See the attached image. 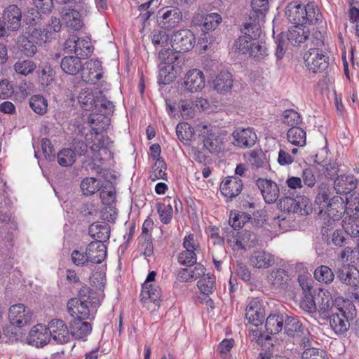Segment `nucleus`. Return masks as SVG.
Returning a JSON list of instances; mask_svg holds the SVG:
<instances>
[{
  "mask_svg": "<svg viewBox=\"0 0 359 359\" xmlns=\"http://www.w3.org/2000/svg\"><path fill=\"white\" fill-rule=\"evenodd\" d=\"M285 14L294 25H314L322 18L318 6L313 3H309L305 6L290 4L286 8Z\"/></svg>",
  "mask_w": 359,
  "mask_h": 359,
  "instance_id": "1",
  "label": "nucleus"
},
{
  "mask_svg": "<svg viewBox=\"0 0 359 359\" xmlns=\"http://www.w3.org/2000/svg\"><path fill=\"white\" fill-rule=\"evenodd\" d=\"M100 91L97 90H93L89 88L82 89L78 96V101L80 106L86 111L95 110L98 95H100Z\"/></svg>",
  "mask_w": 359,
  "mask_h": 359,
  "instance_id": "23",
  "label": "nucleus"
},
{
  "mask_svg": "<svg viewBox=\"0 0 359 359\" xmlns=\"http://www.w3.org/2000/svg\"><path fill=\"white\" fill-rule=\"evenodd\" d=\"M36 67L35 63L32 60H19L14 65V69L18 74L27 76L32 73Z\"/></svg>",
  "mask_w": 359,
  "mask_h": 359,
  "instance_id": "56",
  "label": "nucleus"
},
{
  "mask_svg": "<svg viewBox=\"0 0 359 359\" xmlns=\"http://www.w3.org/2000/svg\"><path fill=\"white\" fill-rule=\"evenodd\" d=\"M265 317V311L261 303L255 299L246 308L245 318L250 323L257 327L262 325Z\"/></svg>",
  "mask_w": 359,
  "mask_h": 359,
  "instance_id": "20",
  "label": "nucleus"
},
{
  "mask_svg": "<svg viewBox=\"0 0 359 359\" xmlns=\"http://www.w3.org/2000/svg\"><path fill=\"white\" fill-rule=\"evenodd\" d=\"M201 273H204V268L202 266H196L194 270L190 269H181L177 271V278L182 281H189L196 279Z\"/></svg>",
  "mask_w": 359,
  "mask_h": 359,
  "instance_id": "48",
  "label": "nucleus"
},
{
  "mask_svg": "<svg viewBox=\"0 0 359 359\" xmlns=\"http://www.w3.org/2000/svg\"><path fill=\"white\" fill-rule=\"evenodd\" d=\"M287 137L288 142L294 145L304 147L306 144V132L301 127L290 128L287 131Z\"/></svg>",
  "mask_w": 359,
  "mask_h": 359,
  "instance_id": "36",
  "label": "nucleus"
},
{
  "mask_svg": "<svg viewBox=\"0 0 359 359\" xmlns=\"http://www.w3.org/2000/svg\"><path fill=\"white\" fill-rule=\"evenodd\" d=\"M256 184L266 203H273L277 201L280 195V190L275 182L271 180L259 178L257 180Z\"/></svg>",
  "mask_w": 359,
  "mask_h": 359,
  "instance_id": "15",
  "label": "nucleus"
},
{
  "mask_svg": "<svg viewBox=\"0 0 359 359\" xmlns=\"http://www.w3.org/2000/svg\"><path fill=\"white\" fill-rule=\"evenodd\" d=\"M140 297L141 302L148 309L158 307L161 301L160 293H140Z\"/></svg>",
  "mask_w": 359,
  "mask_h": 359,
  "instance_id": "50",
  "label": "nucleus"
},
{
  "mask_svg": "<svg viewBox=\"0 0 359 359\" xmlns=\"http://www.w3.org/2000/svg\"><path fill=\"white\" fill-rule=\"evenodd\" d=\"M221 22L222 17L218 13H212L208 14L205 15V21L203 23V30L207 32L215 30Z\"/></svg>",
  "mask_w": 359,
  "mask_h": 359,
  "instance_id": "59",
  "label": "nucleus"
},
{
  "mask_svg": "<svg viewBox=\"0 0 359 359\" xmlns=\"http://www.w3.org/2000/svg\"><path fill=\"white\" fill-rule=\"evenodd\" d=\"M285 316L283 315H269L265 323L266 330L268 334H276L279 333L283 327Z\"/></svg>",
  "mask_w": 359,
  "mask_h": 359,
  "instance_id": "35",
  "label": "nucleus"
},
{
  "mask_svg": "<svg viewBox=\"0 0 359 359\" xmlns=\"http://www.w3.org/2000/svg\"><path fill=\"white\" fill-rule=\"evenodd\" d=\"M151 39L156 48L165 47L168 45L169 36L165 31L154 30L151 35Z\"/></svg>",
  "mask_w": 359,
  "mask_h": 359,
  "instance_id": "61",
  "label": "nucleus"
},
{
  "mask_svg": "<svg viewBox=\"0 0 359 359\" xmlns=\"http://www.w3.org/2000/svg\"><path fill=\"white\" fill-rule=\"evenodd\" d=\"M309 29L306 25H294L288 31L287 35L283 33L279 35L277 40V48L276 50V56L278 60L283 58L285 49L287 48V42L285 38L293 46H296L304 42L309 37Z\"/></svg>",
  "mask_w": 359,
  "mask_h": 359,
  "instance_id": "4",
  "label": "nucleus"
},
{
  "mask_svg": "<svg viewBox=\"0 0 359 359\" xmlns=\"http://www.w3.org/2000/svg\"><path fill=\"white\" fill-rule=\"evenodd\" d=\"M275 262L274 257L264 250L255 251L250 257V264L257 269H267Z\"/></svg>",
  "mask_w": 359,
  "mask_h": 359,
  "instance_id": "29",
  "label": "nucleus"
},
{
  "mask_svg": "<svg viewBox=\"0 0 359 359\" xmlns=\"http://www.w3.org/2000/svg\"><path fill=\"white\" fill-rule=\"evenodd\" d=\"M84 320L74 318L70 323V334L76 339L86 340L92 332V325Z\"/></svg>",
  "mask_w": 359,
  "mask_h": 359,
  "instance_id": "27",
  "label": "nucleus"
},
{
  "mask_svg": "<svg viewBox=\"0 0 359 359\" xmlns=\"http://www.w3.org/2000/svg\"><path fill=\"white\" fill-rule=\"evenodd\" d=\"M267 53L266 43L262 41H253L250 43V46L248 53L255 59H261L264 57Z\"/></svg>",
  "mask_w": 359,
  "mask_h": 359,
  "instance_id": "55",
  "label": "nucleus"
},
{
  "mask_svg": "<svg viewBox=\"0 0 359 359\" xmlns=\"http://www.w3.org/2000/svg\"><path fill=\"white\" fill-rule=\"evenodd\" d=\"M328 318L330 326L336 334H342L348 331L350 324L342 309H339L338 313H332Z\"/></svg>",
  "mask_w": 359,
  "mask_h": 359,
  "instance_id": "30",
  "label": "nucleus"
},
{
  "mask_svg": "<svg viewBox=\"0 0 359 359\" xmlns=\"http://www.w3.org/2000/svg\"><path fill=\"white\" fill-rule=\"evenodd\" d=\"M330 194L331 189L326 184L322 183L318 186L315 203L322 208L320 210V214L322 213L324 208L328 205Z\"/></svg>",
  "mask_w": 359,
  "mask_h": 359,
  "instance_id": "40",
  "label": "nucleus"
},
{
  "mask_svg": "<svg viewBox=\"0 0 359 359\" xmlns=\"http://www.w3.org/2000/svg\"><path fill=\"white\" fill-rule=\"evenodd\" d=\"M332 271L327 266H320L314 271L315 279L323 283H330L334 280Z\"/></svg>",
  "mask_w": 359,
  "mask_h": 359,
  "instance_id": "47",
  "label": "nucleus"
},
{
  "mask_svg": "<svg viewBox=\"0 0 359 359\" xmlns=\"http://www.w3.org/2000/svg\"><path fill=\"white\" fill-rule=\"evenodd\" d=\"M182 12L177 7L165 6L156 14V22L164 30H171L177 27L182 20Z\"/></svg>",
  "mask_w": 359,
  "mask_h": 359,
  "instance_id": "7",
  "label": "nucleus"
},
{
  "mask_svg": "<svg viewBox=\"0 0 359 359\" xmlns=\"http://www.w3.org/2000/svg\"><path fill=\"white\" fill-rule=\"evenodd\" d=\"M161 61L158 72V82L161 84H169L181 73V67L176 62L178 54L173 53L170 48L161 50L158 54Z\"/></svg>",
  "mask_w": 359,
  "mask_h": 359,
  "instance_id": "2",
  "label": "nucleus"
},
{
  "mask_svg": "<svg viewBox=\"0 0 359 359\" xmlns=\"http://www.w3.org/2000/svg\"><path fill=\"white\" fill-rule=\"evenodd\" d=\"M8 319L11 325L6 328L8 333L16 336V339L22 334V332L13 331L14 327L22 328L29 324L32 320V313L22 304L12 305L8 311Z\"/></svg>",
  "mask_w": 359,
  "mask_h": 359,
  "instance_id": "6",
  "label": "nucleus"
},
{
  "mask_svg": "<svg viewBox=\"0 0 359 359\" xmlns=\"http://www.w3.org/2000/svg\"><path fill=\"white\" fill-rule=\"evenodd\" d=\"M48 332L52 338L57 344H64L69 341V333L67 326L60 319H53L48 324Z\"/></svg>",
  "mask_w": 359,
  "mask_h": 359,
  "instance_id": "16",
  "label": "nucleus"
},
{
  "mask_svg": "<svg viewBox=\"0 0 359 359\" xmlns=\"http://www.w3.org/2000/svg\"><path fill=\"white\" fill-rule=\"evenodd\" d=\"M205 86V76L198 69H192L187 72L183 77L181 88L184 91L196 93L202 90Z\"/></svg>",
  "mask_w": 359,
  "mask_h": 359,
  "instance_id": "10",
  "label": "nucleus"
},
{
  "mask_svg": "<svg viewBox=\"0 0 359 359\" xmlns=\"http://www.w3.org/2000/svg\"><path fill=\"white\" fill-rule=\"evenodd\" d=\"M102 187V182L100 180L95 177H86L81 183V189L85 195H93Z\"/></svg>",
  "mask_w": 359,
  "mask_h": 359,
  "instance_id": "41",
  "label": "nucleus"
},
{
  "mask_svg": "<svg viewBox=\"0 0 359 359\" xmlns=\"http://www.w3.org/2000/svg\"><path fill=\"white\" fill-rule=\"evenodd\" d=\"M86 144L79 142L75 146L74 149L79 148L81 151L78 152V154L79 156H81L84 154L86 147L88 146L95 158L97 159H102L103 154L108 155V150L112 144L109 137L100 134V131L98 130L90 131L86 135Z\"/></svg>",
  "mask_w": 359,
  "mask_h": 359,
  "instance_id": "3",
  "label": "nucleus"
},
{
  "mask_svg": "<svg viewBox=\"0 0 359 359\" xmlns=\"http://www.w3.org/2000/svg\"><path fill=\"white\" fill-rule=\"evenodd\" d=\"M334 187L337 194L348 193L353 187L351 178L346 176H339L334 183Z\"/></svg>",
  "mask_w": 359,
  "mask_h": 359,
  "instance_id": "53",
  "label": "nucleus"
},
{
  "mask_svg": "<svg viewBox=\"0 0 359 359\" xmlns=\"http://www.w3.org/2000/svg\"><path fill=\"white\" fill-rule=\"evenodd\" d=\"M251 219L250 215L245 212H238L231 215L229 219L230 225L234 229L242 228L247 222H250Z\"/></svg>",
  "mask_w": 359,
  "mask_h": 359,
  "instance_id": "58",
  "label": "nucleus"
},
{
  "mask_svg": "<svg viewBox=\"0 0 359 359\" xmlns=\"http://www.w3.org/2000/svg\"><path fill=\"white\" fill-rule=\"evenodd\" d=\"M113 109V103L110 101H108L100 92V95H98V100L97 101L95 111L98 112H102L107 115L109 114L111 111H112Z\"/></svg>",
  "mask_w": 359,
  "mask_h": 359,
  "instance_id": "63",
  "label": "nucleus"
},
{
  "mask_svg": "<svg viewBox=\"0 0 359 359\" xmlns=\"http://www.w3.org/2000/svg\"><path fill=\"white\" fill-rule=\"evenodd\" d=\"M342 226L345 232L351 237L359 236V220L358 217H346L342 221Z\"/></svg>",
  "mask_w": 359,
  "mask_h": 359,
  "instance_id": "44",
  "label": "nucleus"
},
{
  "mask_svg": "<svg viewBox=\"0 0 359 359\" xmlns=\"http://www.w3.org/2000/svg\"><path fill=\"white\" fill-rule=\"evenodd\" d=\"M166 165L163 160H158L156 161L153 167L152 170L150 173L149 178L152 181H156L157 180L163 179L164 180L166 177Z\"/></svg>",
  "mask_w": 359,
  "mask_h": 359,
  "instance_id": "57",
  "label": "nucleus"
},
{
  "mask_svg": "<svg viewBox=\"0 0 359 359\" xmlns=\"http://www.w3.org/2000/svg\"><path fill=\"white\" fill-rule=\"evenodd\" d=\"M92 236L101 241L108 240L110 237V230L108 224H92L89 229Z\"/></svg>",
  "mask_w": 359,
  "mask_h": 359,
  "instance_id": "45",
  "label": "nucleus"
},
{
  "mask_svg": "<svg viewBox=\"0 0 359 359\" xmlns=\"http://www.w3.org/2000/svg\"><path fill=\"white\" fill-rule=\"evenodd\" d=\"M337 277L344 284L355 287L359 283V271L351 265H344L339 269Z\"/></svg>",
  "mask_w": 359,
  "mask_h": 359,
  "instance_id": "28",
  "label": "nucleus"
},
{
  "mask_svg": "<svg viewBox=\"0 0 359 359\" xmlns=\"http://www.w3.org/2000/svg\"><path fill=\"white\" fill-rule=\"evenodd\" d=\"M304 297L301 299L299 306L300 307L309 313H314L317 311L318 306V296L317 293H304Z\"/></svg>",
  "mask_w": 359,
  "mask_h": 359,
  "instance_id": "46",
  "label": "nucleus"
},
{
  "mask_svg": "<svg viewBox=\"0 0 359 359\" xmlns=\"http://www.w3.org/2000/svg\"><path fill=\"white\" fill-rule=\"evenodd\" d=\"M282 122L291 128L299 127V125L302 123V119L298 112L293 109H287L283 111Z\"/></svg>",
  "mask_w": 359,
  "mask_h": 359,
  "instance_id": "49",
  "label": "nucleus"
},
{
  "mask_svg": "<svg viewBox=\"0 0 359 359\" xmlns=\"http://www.w3.org/2000/svg\"><path fill=\"white\" fill-rule=\"evenodd\" d=\"M30 37L35 43L43 44L51 37V30H48L46 28H34L30 34Z\"/></svg>",
  "mask_w": 359,
  "mask_h": 359,
  "instance_id": "60",
  "label": "nucleus"
},
{
  "mask_svg": "<svg viewBox=\"0 0 359 359\" xmlns=\"http://www.w3.org/2000/svg\"><path fill=\"white\" fill-rule=\"evenodd\" d=\"M22 12L16 5H9L4 12L3 20L6 24L8 29L15 31L19 29L21 25Z\"/></svg>",
  "mask_w": 359,
  "mask_h": 359,
  "instance_id": "22",
  "label": "nucleus"
},
{
  "mask_svg": "<svg viewBox=\"0 0 359 359\" xmlns=\"http://www.w3.org/2000/svg\"><path fill=\"white\" fill-rule=\"evenodd\" d=\"M200 292H213L216 290L215 278L214 276H204L198 282Z\"/></svg>",
  "mask_w": 359,
  "mask_h": 359,
  "instance_id": "62",
  "label": "nucleus"
},
{
  "mask_svg": "<svg viewBox=\"0 0 359 359\" xmlns=\"http://www.w3.org/2000/svg\"><path fill=\"white\" fill-rule=\"evenodd\" d=\"M276 224L283 231H290L297 226L294 215L290 212H283L276 219Z\"/></svg>",
  "mask_w": 359,
  "mask_h": 359,
  "instance_id": "39",
  "label": "nucleus"
},
{
  "mask_svg": "<svg viewBox=\"0 0 359 359\" xmlns=\"http://www.w3.org/2000/svg\"><path fill=\"white\" fill-rule=\"evenodd\" d=\"M61 15L67 27H72L74 30H78L82 27L83 22L81 20V15L77 11L63 8L61 11Z\"/></svg>",
  "mask_w": 359,
  "mask_h": 359,
  "instance_id": "32",
  "label": "nucleus"
},
{
  "mask_svg": "<svg viewBox=\"0 0 359 359\" xmlns=\"http://www.w3.org/2000/svg\"><path fill=\"white\" fill-rule=\"evenodd\" d=\"M97 293H86L79 298H72L67 303L69 313L74 318L87 319L90 316V309L95 308L100 304L98 298L91 296Z\"/></svg>",
  "mask_w": 359,
  "mask_h": 359,
  "instance_id": "5",
  "label": "nucleus"
},
{
  "mask_svg": "<svg viewBox=\"0 0 359 359\" xmlns=\"http://www.w3.org/2000/svg\"><path fill=\"white\" fill-rule=\"evenodd\" d=\"M233 145L246 149L252 147L257 140V134L252 128H237L232 133Z\"/></svg>",
  "mask_w": 359,
  "mask_h": 359,
  "instance_id": "14",
  "label": "nucleus"
},
{
  "mask_svg": "<svg viewBox=\"0 0 359 359\" xmlns=\"http://www.w3.org/2000/svg\"><path fill=\"white\" fill-rule=\"evenodd\" d=\"M196 38L194 34L189 29H183L177 31L171 37V46L175 51L174 53L189 51L195 45Z\"/></svg>",
  "mask_w": 359,
  "mask_h": 359,
  "instance_id": "12",
  "label": "nucleus"
},
{
  "mask_svg": "<svg viewBox=\"0 0 359 359\" xmlns=\"http://www.w3.org/2000/svg\"><path fill=\"white\" fill-rule=\"evenodd\" d=\"M79 151H74L72 149H63L57 154V161L61 166L67 167L74 164L76 154L79 155Z\"/></svg>",
  "mask_w": 359,
  "mask_h": 359,
  "instance_id": "43",
  "label": "nucleus"
},
{
  "mask_svg": "<svg viewBox=\"0 0 359 359\" xmlns=\"http://www.w3.org/2000/svg\"><path fill=\"white\" fill-rule=\"evenodd\" d=\"M42 14H43L42 12L32 6L25 14L26 23L30 25L37 24L41 20Z\"/></svg>",
  "mask_w": 359,
  "mask_h": 359,
  "instance_id": "64",
  "label": "nucleus"
},
{
  "mask_svg": "<svg viewBox=\"0 0 359 359\" xmlns=\"http://www.w3.org/2000/svg\"><path fill=\"white\" fill-rule=\"evenodd\" d=\"M18 48L26 56L32 57L36 53V47L27 37L18 38Z\"/></svg>",
  "mask_w": 359,
  "mask_h": 359,
  "instance_id": "52",
  "label": "nucleus"
},
{
  "mask_svg": "<svg viewBox=\"0 0 359 359\" xmlns=\"http://www.w3.org/2000/svg\"><path fill=\"white\" fill-rule=\"evenodd\" d=\"M157 212L162 223L168 224L171 222L173 209L170 203H158L157 204Z\"/></svg>",
  "mask_w": 359,
  "mask_h": 359,
  "instance_id": "54",
  "label": "nucleus"
},
{
  "mask_svg": "<svg viewBox=\"0 0 359 359\" xmlns=\"http://www.w3.org/2000/svg\"><path fill=\"white\" fill-rule=\"evenodd\" d=\"M245 35L240 36L234 43L233 48L236 51L247 54L249 51L250 43L259 37L262 29L260 25L245 22L244 25Z\"/></svg>",
  "mask_w": 359,
  "mask_h": 359,
  "instance_id": "9",
  "label": "nucleus"
},
{
  "mask_svg": "<svg viewBox=\"0 0 359 359\" xmlns=\"http://www.w3.org/2000/svg\"><path fill=\"white\" fill-rule=\"evenodd\" d=\"M283 323L285 332L288 336H300L303 332L302 323L294 317L285 316Z\"/></svg>",
  "mask_w": 359,
  "mask_h": 359,
  "instance_id": "37",
  "label": "nucleus"
},
{
  "mask_svg": "<svg viewBox=\"0 0 359 359\" xmlns=\"http://www.w3.org/2000/svg\"><path fill=\"white\" fill-rule=\"evenodd\" d=\"M251 6L252 11L250 15L249 22L258 24L261 26L269 10V1L268 0H252Z\"/></svg>",
  "mask_w": 359,
  "mask_h": 359,
  "instance_id": "26",
  "label": "nucleus"
},
{
  "mask_svg": "<svg viewBox=\"0 0 359 359\" xmlns=\"http://www.w3.org/2000/svg\"><path fill=\"white\" fill-rule=\"evenodd\" d=\"M50 340L48 327L42 324L34 326L27 337V343L36 347H43Z\"/></svg>",
  "mask_w": 359,
  "mask_h": 359,
  "instance_id": "18",
  "label": "nucleus"
},
{
  "mask_svg": "<svg viewBox=\"0 0 359 359\" xmlns=\"http://www.w3.org/2000/svg\"><path fill=\"white\" fill-rule=\"evenodd\" d=\"M204 131L202 132L203 146L212 154H218L222 151L224 143L223 138L212 129L203 126Z\"/></svg>",
  "mask_w": 359,
  "mask_h": 359,
  "instance_id": "17",
  "label": "nucleus"
},
{
  "mask_svg": "<svg viewBox=\"0 0 359 359\" xmlns=\"http://www.w3.org/2000/svg\"><path fill=\"white\" fill-rule=\"evenodd\" d=\"M64 50L67 53H74L78 57H85L93 53V48L90 39L72 35L66 40Z\"/></svg>",
  "mask_w": 359,
  "mask_h": 359,
  "instance_id": "11",
  "label": "nucleus"
},
{
  "mask_svg": "<svg viewBox=\"0 0 359 359\" xmlns=\"http://www.w3.org/2000/svg\"><path fill=\"white\" fill-rule=\"evenodd\" d=\"M86 252L88 261L94 264H100L107 256L106 245L100 241L91 242Z\"/></svg>",
  "mask_w": 359,
  "mask_h": 359,
  "instance_id": "24",
  "label": "nucleus"
},
{
  "mask_svg": "<svg viewBox=\"0 0 359 359\" xmlns=\"http://www.w3.org/2000/svg\"><path fill=\"white\" fill-rule=\"evenodd\" d=\"M29 107L37 114L43 115L48 110V101L41 95H34L29 98Z\"/></svg>",
  "mask_w": 359,
  "mask_h": 359,
  "instance_id": "42",
  "label": "nucleus"
},
{
  "mask_svg": "<svg viewBox=\"0 0 359 359\" xmlns=\"http://www.w3.org/2000/svg\"><path fill=\"white\" fill-rule=\"evenodd\" d=\"M233 85V79L229 72H221L212 81V87L220 94H226L231 91Z\"/></svg>",
  "mask_w": 359,
  "mask_h": 359,
  "instance_id": "25",
  "label": "nucleus"
},
{
  "mask_svg": "<svg viewBox=\"0 0 359 359\" xmlns=\"http://www.w3.org/2000/svg\"><path fill=\"white\" fill-rule=\"evenodd\" d=\"M309 344L304 342V351L302 354V359H328L327 355L325 351L309 347Z\"/></svg>",
  "mask_w": 359,
  "mask_h": 359,
  "instance_id": "51",
  "label": "nucleus"
},
{
  "mask_svg": "<svg viewBox=\"0 0 359 359\" xmlns=\"http://www.w3.org/2000/svg\"><path fill=\"white\" fill-rule=\"evenodd\" d=\"M109 118L106 114L95 110L88 118V123L92 127L90 131L98 130L102 132V130L109 126Z\"/></svg>",
  "mask_w": 359,
  "mask_h": 359,
  "instance_id": "34",
  "label": "nucleus"
},
{
  "mask_svg": "<svg viewBox=\"0 0 359 359\" xmlns=\"http://www.w3.org/2000/svg\"><path fill=\"white\" fill-rule=\"evenodd\" d=\"M103 73L101 62L97 60H90L86 62L82 72V79L89 83H96L101 78Z\"/></svg>",
  "mask_w": 359,
  "mask_h": 359,
  "instance_id": "19",
  "label": "nucleus"
},
{
  "mask_svg": "<svg viewBox=\"0 0 359 359\" xmlns=\"http://www.w3.org/2000/svg\"><path fill=\"white\" fill-rule=\"evenodd\" d=\"M306 69L313 73L325 70L329 65L328 55L320 48H310L303 56Z\"/></svg>",
  "mask_w": 359,
  "mask_h": 359,
  "instance_id": "8",
  "label": "nucleus"
},
{
  "mask_svg": "<svg viewBox=\"0 0 359 359\" xmlns=\"http://www.w3.org/2000/svg\"><path fill=\"white\" fill-rule=\"evenodd\" d=\"M280 206L284 211L290 212L293 215H307L312 211L311 203L306 197L284 198L280 201Z\"/></svg>",
  "mask_w": 359,
  "mask_h": 359,
  "instance_id": "13",
  "label": "nucleus"
},
{
  "mask_svg": "<svg viewBox=\"0 0 359 359\" xmlns=\"http://www.w3.org/2000/svg\"><path fill=\"white\" fill-rule=\"evenodd\" d=\"M60 66L62 71L69 75H76L83 67L81 58L76 55L64 57Z\"/></svg>",
  "mask_w": 359,
  "mask_h": 359,
  "instance_id": "31",
  "label": "nucleus"
},
{
  "mask_svg": "<svg viewBox=\"0 0 359 359\" xmlns=\"http://www.w3.org/2000/svg\"><path fill=\"white\" fill-rule=\"evenodd\" d=\"M243 189V183L238 177H226L220 185L222 194L227 198H233L240 194Z\"/></svg>",
  "mask_w": 359,
  "mask_h": 359,
  "instance_id": "21",
  "label": "nucleus"
},
{
  "mask_svg": "<svg viewBox=\"0 0 359 359\" xmlns=\"http://www.w3.org/2000/svg\"><path fill=\"white\" fill-rule=\"evenodd\" d=\"M268 283L275 289L283 290L286 284L287 276L285 270L278 269L272 271L268 276Z\"/></svg>",
  "mask_w": 359,
  "mask_h": 359,
  "instance_id": "38",
  "label": "nucleus"
},
{
  "mask_svg": "<svg viewBox=\"0 0 359 359\" xmlns=\"http://www.w3.org/2000/svg\"><path fill=\"white\" fill-rule=\"evenodd\" d=\"M318 306V312L322 318H327L330 315L329 312L334 306L333 298L331 297L330 293H317Z\"/></svg>",
  "mask_w": 359,
  "mask_h": 359,
  "instance_id": "33",
  "label": "nucleus"
}]
</instances>
